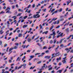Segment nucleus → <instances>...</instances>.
<instances>
[{"label":"nucleus","instance_id":"nucleus-1","mask_svg":"<svg viewBox=\"0 0 73 73\" xmlns=\"http://www.w3.org/2000/svg\"><path fill=\"white\" fill-rule=\"evenodd\" d=\"M60 55H61V54L60 53V52H58L56 54L54 53L52 54V56L51 57V58L52 59V58H53L54 57H56L57 56H59Z\"/></svg>","mask_w":73,"mask_h":73},{"label":"nucleus","instance_id":"nucleus-2","mask_svg":"<svg viewBox=\"0 0 73 73\" xmlns=\"http://www.w3.org/2000/svg\"><path fill=\"white\" fill-rule=\"evenodd\" d=\"M45 65H46V64H43V66L42 67V70H44V69H45L47 68L48 66L46 65L45 66Z\"/></svg>","mask_w":73,"mask_h":73},{"label":"nucleus","instance_id":"nucleus-3","mask_svg":"<svg viewBox=\"0 0 73 73\" xmlns=\"http://www.w3.org/2000/svg\"><path fill=\"white\" fill-rule=\"evenodd\" d=\"M68 12H67L66 13V14H65L64 15V18H65V19H66V18H67V17H68V16H67V15H68Z\"/></svg>","mask_w":73,"mask_h":73},{"label":"nucleus","instance_id":"nucleus-4","mask_svg":"<svg viewBox=\"0 0 73 73\" xmlns=\"http://www.w3.org/2000/svg\"><path fill=\"white\" fill-rule=\"evenodd\" d=\"M45 58H47V59H49L50 58V56H47L44 57Z\"/></svg>","mask_w":73,"mask_h":73},{"label":"nucleus","instance_id":"nucleus-5","mask_svg":"<svg viewBox=\"0 0 73 73\" xmlns=\"http://www.w3.org/2000/svg\"><path fill=\"white\" fill-rule=\"evenodd\" d=\"M64 39H65V38L61 39L59 42V44H61L62 42V41H64Z\"/></svg>","mask_w":73,"mask_h":73},{"label":"nucleus","instance_id":"nucleus-6","mask_svg":"<svg viewBox=\"0 0 73 73\" xmlns=\"http://www.w3.org/2000/svg\"><path fill=\"white\" fill-rule=\"evenodd\" d=\"M48 31H46L42 33V34L43 35H44V33L45 34V35H46L47 34H48Z\"/></svg>","mask_w":73,"mask_h":73},{"label":"nucleus","instance_id":"nucleus-7","mask_svg":"<svg viewBox=\"0 0 73 73\" xmlns=\"http://www.w3.org/2000/svg\"><path fill=\"white\" fill-rule=\"evenodd\" d=\"M69 22H68V23H66L65 25H64V27H65V26H66V25H67V26H68V25H69Z\"/></svg>","mask_w":73,"mask_h":73},{"label":"nucleus","instance_id":"nucleus-8","mask_svg":"<svg viewBox=\"0 0 73 73\" xmlns=\"http://www.w3.org/2000/svg\"><path fill=\"white\" fill-rule=\"evenodd\" d=\"M61 57H59V58H57L56 59V60H57V62H58V61H59V60H61Z\"/></svg>","mask_w":73,"mask_h":73},{"label":"nucleus","instance_id":"nucleus-9","mask_svg":"<svg viewBox=\"0 0 73 73\" xmlns=\"http://www.w3.org/2000/svg\"><path fill=\"white\" fill-rule=\"evenodd\" d=\"M4 32L3 31V30H1L0 31V34H1V35H2V34H3Z\"/></svg>","mask_w":73,"mask_h":73},{"label":"nucleus","instance_id":"nucleus-10","mask_svg":"<svg viewBox=\"0 0 73 73\" xmlns=\"http://www.w3.org/2000/svg\"><path fill=\"white\" fill-rule=\"evenodd\" d=\"M58 10H57L55 11L54 12L52 13V15H53L54 13H57V12H58Z\"/></svg>","mask_w":73,"mask_h":73},{"label":"nucleus","instance_id":"nucleus-11","mask_svg":"<svg viewBox=\"0 0 73 73\" xmlns=\"http://www.w3.org/2000/svg\"><path fill=\"white\" fill-rule=\"evenodd\" d=\"M22 14V13H18V14L17 15L16 17H17L18 16H21V15Z\"/></svg>","mask_w":73,"mask_h":73},{"label":"nucleus","instance_id":"nucleus-12","mask_svg":"<svg viewBox=\"0 0 73 73\" xmlns=\"http://www.w3.org/2000/svg\"><path fill=\"white\" fill-rule=\"evenodd\" d=\"M18 37H22V34H19L18 35Z\"/></svg>","mask_w":73,"mask_h":73},{"label":"nucleus","instance_id":"nucleus-13","mask_svg":"<svg viewBox=\"0 0 73 73\" xmlns=\"http://www.w3.org/2000/svg\"><path fill=\"white\" fill-rule=\"evenodd\" d=\"M27 26H28V25H25L23 26V28H27Z\"/></svg>","mask_w":73,"mask_h":73},{"label":"nucleus","instance_id":"nucleus-14","mask_svg":"<svg viewBox=\"0 0 73 73\" xmlns=\"http://www.w3.org/2000/svg\"><path fill=\"white\" fill-rule=\"evenodd\" d=\"M9 9L10 10V9H11V8L9 7H7V9L5 10V11H8V10H9Z\"/></svg>","mask_w":73,"mask_h":73},{"label":"nucleus","instance_id":"nucleus-15","mask_svg":"<svg viewBox=\"0 0 73 73\" xmlns=\"http://www.w3.org/2000/svg\"><path fill=\"white\" fill-rule=\"evenodd\" d=\"M7 26L8 27H9V25L10 24V23H9V21H7Z\"/></svg>","mask_w":73,"mask_h":73},{"label":"nucleus","instance_id":"nucleus-16","mask_svg":"<svg viewBox=\"0 0 73 73\" xmlns=\"http://www.w3.org/2000/svg\"><path fill=\"white\" fill-rule=\"evenodd\" d=\"M69 28H68L67 29H66L65 30L66 31V32L67 33H68L69 32Z\"/></svg>","mask_w":73,"mask_h":73},{"label":"nucleus","instance_id":"nucleus-17","mask_svg":"<svg viewBox=\"0 0 73 73\" xmlns=\"http://www.w3.org/2000/svg\"><path fill=\"white\" fill-rule=\"evenodd\" d=\"M22 66H27V64L25 63H23V64H22Z\"/></svg>","mask_w":73,"mask_h":73},{"label":"nucleus","instance_id":"nucleus-18","mask_svg":"<svg viewBox=\"0 0 73 73\" xmlns=\"http://www.w3.org/2000/svg\"><path fill=\"white\" fill-rule=\"evenodd\" d=\"M31 40H32L31 38H29L27 39V41L28 42H31Z\"/></svg>","mask_w":73,"mask_h":73},{"label":"nucleus","instance_id":"nucleus-19","mask_svg":"<svg viewBox=\"0 0 73 73\" xmlns=\"http://www.w3.org/2000/svg\"><path fill=\"white\" fill-rule=\"evenodd\" d=\"M13 47H12L11 48H10L9 49V52H10L11 51V50H13Z\"/></svg>","mask_w":73,"mask_h":73},{"label":"nucleus","instance_id":"nucleus-20","mask_svg":"<svg viewBox=\"0 0 73 73\" xmlns=\"http://www.w3.org/2000/svg\"><path fill=\"white\" fill-rule=\"evenodd\" d=\"M62 9L61 8L60 9H59L58 10V12H62Z\"/></svg>","mask_w":73,"mask_h":73},{"label":"nucleus","instance_id":"nucleus-21","mask_svg":"<svg viewBox=\"0 0 73 73\" xmlns=\"http://www.w3.org/2000/svg\"><path fill=\"white\" fill-rule=\"evenodd\" d=\"M25 58H26L25 57V56L22 58V61H24V60H25Z\"/></svg>","mask_w":73,"mask_h":73},{"label":"nucleus","instance_id":"nucleus-22","mask_svg":"<svg viewBox=\"0 0 73 73\" xmlns=\"http://www.w3.org/2000/svg\"><path fill=\"white\" fill-rule=\"evenodd\" d=\"M60 47H62V48H64V46L63 44H61L60 46Z\"/></svg>","mask_w":73,"mask_h":73},{"label":"nucleus","instance_id":"nucleus-23","mask_svg":"<svg viewBox=\"0 0 73 73\" xmlns=\"http://www.w3.org/2000/svg\"><path fill=\"white\" fill-rule=\"evenodd\" d=\"M57 18H54L52 19V21H55V20H57Z\"/></svg>","mask_w":73,"mask_h":73},{"label":"nucleus","instance_id":"nucleus-24","mask_svg":"<svg viewBox=\"0 0 73 73\" xmlns=\"http://www.w3.org/2000/svg\"><path fill=\"white\" fill-rule=\"evenodd\" d=\"M16 17V16H13L12 17V18H14V20H15V19H17V18Z\"/></svg>","mask_w":73,"mask_h":73},{"label":"nucleus","instance_id":"nucleus-25","mask_svg":"<svg viewBox=\"0 0 73 73\" xmlns=\"http://www.w3.org/2000/svg\"><path fill=\"white\" fill-rule=\"evenodd\" d=\"M35 68V66L32 67H31V68H30V69H33Z\"/></svg>","mask_w":73,"mask_h":73},{"label":"nucleus","instance_id":"nucleus-26","mask_svg":"<svg viewBox=\"0 0 73 73\" xmlns=\"http://www.w3.org/2000/svg\"><path fill=\"white\" fill-rule=\"evenodd\" d=\"M18 48V46H14V47H13V49H17Z\"/></svg>","mask_w":73,"mask_h":73},{"label":"nucleus","instance_id":"nucleus-27","mask_svg":"<svg viewBox=\"0 0 73 73\" xmlns=\"http://www.w3.org/2000/svg\"><path fill=\"white\" fill-rule=\"evenodd\" d=\"M22 66H23L22 65L21 66H19L18 68V69H21V68H22Z\"/></svg>","mask_w":73,"mask_h":73},{"label":"nucleus","instance_id":"nucleus-28","mask_svg":"<svg viewBox=\"0 0 73 73\" xmlns=\"http://www.w3.org/2000/svg\"><path fill=\"white\" fill-rule=\"evenodd\" d=\"M2 44H3V42H2V41L1 40H0V45H2Z\"/></svg>","mask_w":73,"mask_h":73},{"label":"nucleus","instance_id":"nucleus-29","mask_svg":"<svg viewBox=\"0 0 73 73\" xmlns=\"http://www.w3.org/2000/svg\"><path fill=\"white\" fill-rule=\"evenodd\" d=\"M41 62H42L41 61H39L37 62V64H41Z\"/></svg>","mask_w":73,"mask_h":73},{"label":"nucleus","instance_id":"nucleus-30","mask_svg":"<svg viewBox=\"0 0 73 73\" xmlns=\"http://www.w3.org/2000/svg\"><path fill=\"white\" fill-rule=\"evenodd\" d=\"M62 62H63V64H65L66 62V60H63L62 61Z\"/></svg>","mask_w":73,"mask_h":73},{"label":"nucleus","instance_id":"nucleus-31","mask_svg":"<svg viewBox=\"0 0 73 73\" xmlns=\"http://www.w3.org/2000/svg\"><path fill=\"white\" fill-rule=\"evenodd\" d=\"M53 27H54V25H52L51 27L50 28V31H51L53 28Z\"/></svg>","mask_w":73,"mask_h":73},{"label":"nucleus","instance_id":"nucleus-32","mask_svg":"<svg viewBox=\"0 0 73 73\" xmlns=\"http://www.w3.org/2000/svg\"><path fill=\"white\" fill-rule=\"evenodd\" d=\"M11 7L13 9H14L15 8V5H12L11 6Z\"/></svg>","mask_w":73,"mask_h":73},{"label":"nucleus","instance_id":"nucleus-33","mask_svg":"<svg viewBox=\"0 0 73 73\" xmlns=\"http://www.w3.org/2000/svg\"><path fill=\"white\" fill-rule=\"evenodd\" d=\"M2 73H5V72H5V69H2Z\"/></svg>","mask_w":73,"mask_h":73},{"label":"nucleus","instance_id":"nucleus-34","mask_svg":"<svg viewBox=\"0 0 73 73\" xmlns=\"http://www.w3.org/2000/svg\"><path fill=\"white\" fill-rule=\"evenodd\" d=\"M36 15H34L33 16V18H35V19H36Z\"/></svg>","mask_w":73,"mask_h":73},{"label":"nucleus","instance_id":"nucleus-35","mask_svg":"<svg viewBox=\"0 0 73 73\" xmlns=\"http://www.w3.org/2000/svg\"><path fill=\"white\" fill-rule=\"evenodd\" d=\"M39 27L41 29H42V25H39Z\"/></svg>","mask_w":73,"mask_h":73},{"label":"nucleus","instance_id":"nucleus-36","mask_svg":"<svg viewBox=\"0 0 73 73\" xmlns=\"http://www.w3.org/2000/svg\"><path fill=\"white\" fill-rule=\"evenodd\" d=\"M52 69H53V68H52V67H51V68H49L48 70H52Z\"/></svg>","mask_w":73,"mask_h":73},{"label":"nucleus","instance_id":"nucleus-37","mask_svg":"<svg viewBox=\"0 0 73 73\" xmlns=\"http://www.w3.org/2000/svg\"><path fill=\"white\" fill-rule=\"evenodd\" d=\"M30 58H33V57H34V56L33 55V56H30Z\"/></svg>","mask_w":73,"mask_h":73},{"label":"nucleus","instance_id":"nucleus-38","mask_svg":"<svg viewBox=\"0 0 73 73\" xmlns=\"http://www.w3.org/2000/svg\"><path fill=\"white\" fill-rule=\"evenodd\" d=\"M33 18V16H31V17H29L27 18L28 19H31Z\"/></svg>","mask_w":73,"mask_h":73},{"label":"nucleus","instance_id":"nucleus-39","mask_svg":"<svg viewBox=\"0 0 73 73\" xmlns=\"http://www.w3.org/2000/svg\"><path fill=\"white\" fill-rule=\"evenodd\" d=\"M63 34H64L63 33H61L60 35L59 36L60 37H62V35H63Z\"/></svg>","mask_w":73,"mask_h":73},{"label":"nucleus","instance_id":"nucleus-40","mask_svg":"<svg viewBox=\"0 0 73 73\" xmlns=\"http://www.w3.org/2000/svg\"><path fill=\"white\" fill-rule=\"evenodd\" d=\"M27 17H28V16H25L23 18V19H27Z\"/></svg>","mask_w":73,"mask_h":73},{"label":"nucleus","instance_id":"nucleus-41","mask_svg":"<svg viewBox=\"0 0 73 73\" xmlns=\"http://www.w3.org/2000/svg\"><path fill=\"white\" fill-rule=\"evenodd\" d=\"M60 23V21L58 20L57 21V22H56V24H58Z\"/></svg>","mask_w":73,"mask_h":73},{"label":"nucleus","instance_id":"nucleus-42","mask_svg":"<svg viewBox=\"0 0 73 73\" xmlns=\"http://www.w3.org/2000/svg\"><path fill=\"white\" fill-rule=\"evenodd\" d=\"M24 45H23L22 46V47H23V49H25V48L26 47V46L25 45L24 46Z\"/></svg>","mask_w":73,"mask_h":73},{"label":"nucleus","instance_id":"nucleus-43","mask_svg":"<svg viewBox=\"0 0 73 73\" xmlns=\"http://www.w3.org/2000/svg\"><path fill=\"white\" fill-rule=\"evenodd\" d=\"M37 45H38L39 46H41V44H40L39 43H37Z\"/></svg>","mask_w":73,"mask_h":73},{"label":"nucleus","instance_id":"nucleus-44","mask_svg":"<svg viewBox=\"0 0 73 73\" xmlns=\"http://www.w3.org/2000/svg\"><path fill=\"white\" fill-rule=\"evenodd\" d=\"M64 19L63 18H62L60 20V21H64Z\"/></svg>","mask_w":73,"mask_h":73},{"label":"nucleus","instance_id":"nucleus-45","mask_svg":"<svg viewBox=\"0 0 73 73\" xmlns=\"http://www.w3.org/2000/svg\"><path fill=\"white\" fill-rule=\"evenodd\" d=\"M9 30L7 31H6V34H7V33H8V34H9Z\"/></svg>","mask_w":73,"mask_h":73},{"label":"nucleus","instance_id":"nucleus-46","mask_svg":"<svg viewBox=\"0 0 73 73\" xmlns=\"http://www.w3.org/2000/svg\"><path fill=\"white\" fill-rule=\"evenodd\" d=\"M49 52V50H47L45 52V53H48Z\"/></svg>","mask_w":73,"mask_h":73},{"label":"nucleus","instance_id":"nucleus-47","mask_svg":"<svg viewBox=\"0 0 73 73\" xmlns=\"http://www.w3.org/2000/svg\"><path fill=\"white\" fill-rule=\"evenodd\" d=\"M70 7H73V2L70 5Z\"/></svg>","mask_w":73,"mask_h":73},{"label":"nucleus","instance_id":"nucleus-48","mask_svg":"<svg viewBox=\"0 0 73 73\" xmlns=\"http://www.w3.org/2000/svg\"><path fill=\"white\" fill-rule=\"evenodd\" d=\"M5 13V12H3V11H2L0 13V14L1 15V14H2V13Z\"/></svg>","mask_w":73,"mask_h":73},{"label":"nucleus","instance_id":"nucleus-49","mask_svg":"<svg viewBox=\"0 0 73 73\" xmlns=\"http://www.w3.org/2000/svg\"><path fill=\"white\" fill-rule=\"evenodd\" d=\"M52 33L54 36L56 35V33H55V31H54Z\"/></svg>","mask_w":73,"mask_h":73},{"label":"nucleus","instance_id":"nucleus-50","mask_svg":"<svg viewBox=\"0 0 73 73\" xmlns=\"http://www.w3.org/2000/svg\"><path fill=\"white\" fill-rule=\"evenodd\" d=\"M68 21V20L67 19L65 20V21L63 22V24H65V23H66V21Z\"/></svg>","mask_w":73,"mask_h":73},{"label":"nucleus","instance_id":"nucleus-51","mask_svg":"<svg viewBox=\"0 0 73 73\" xmlns=\"http://www.w3.org/2000/svg\"><path fill=\"white\" fill-rule=\"evenodd\" d=\"M19 58H20V57H18L17 59V60H16L17 61H18V60H19Z\"/></svg>","mask_w":73,"mask_h":73},{"label":"nucleus","instance_id":"nucleus-52","mask_svg":"<svg viewBox=\"0 0 73 73\" xmlns=\"http://www.w3.org/2000/svg\"><path fill=\"white\" fill-rule=\"evenodd\" d=\"M15 70H18L19 69H18V68H17V66H16L15 67Z\"/></svg>","mask_w":73,"mask_h":73},{"label":"nucleus","instance_id":"nucleus-53","mask_svg":"<svg viewBox=\"0 0 73 73\" xmlns=\"http://www.w3.org/2000/svg\"><path fill=\"white\" fill-rule=\"evenodd\" d=\"M56 39H55L54 40V44H56Z\"/></svg>","mask_w":73,"mask_h":73},{"label":"nucleus","instance_id":"nucleus-54","mask_svg":"<svg viewBox=\"0 0 73 73\" xmlns=\"http://www.w3.org/2000/svg\"><path fill=\"white\" fill-rule=\"evenodd\" d=\"M60 27V26L59 25L57 27H56V29H58V28H59Z\"/></svg>","mask_w":73,"mask_h":73},{"label":"nucleus","instance_id":"nucleus-55","mask_svg":"<svg viewBox=\"0 0 73 73\" xmlns=\"http://www.w3.org/2000/svg\"><path fill=\"white\" fill-rule=\"evenodd\" d=\"M38 38H39V36H38L36 38L34 39V40H37V39H38Z\"/></svg>","mask_w":73,"mask_h":73},{"label":"nucleus","instance_id":"nucleus-56","mask_svg":"<svg viewBox=\"0 0 73 73\" xmlns=\"http://www.w3.org/2000/svg\"><path fill=\"white\" fill-rule=\"evenodd\" d=\"M42 71L41 70V71H38V73H42Z\"/></svg>","mask_w":73,"mask_h":73},{"label":"nucleus","instance_id":"nucleus-57","mask_svg":"<svg viewBox=\"0 0 73 73\" xmlns=\"http://www.w3.org/2000/svg\"><path fill=\"white\" fill-rule=\"evenodd\" d=\"M47 48V47H46V46H44V47L43 48V49H46Z\"/></svg>","mask_w":73,"mask_h":73},{"label":"nucleus","instance_id":"nucleus-58","mask_svg":"<svg viewBox=\"0 0 73 73\" xmlns=\"http://www.w3.org/2000/svg\"><path fill=\"white\" fill-rule=\"evenodd\" d=\"M54 11H55V9H54L52 10H51V13H52V12H53Z\"/></svg>","mask_w":73,"mask_h":73},{"label":"nucleus","instance_id":"nucleus-59","mask_svg":"<svg viewBox=\"0 0 73 73\" xmlns=\"http://www.w3.org/2000/svg\"><path fill=\"white\" fill-rule=\"evenodd\" d=\"M32 6L33 7V8H35V4H34L33 5H32Z\"/></svg>","mask_w":73,"mask_h":73},{"label":"nucleus","instance_id":"nucleus-60","mask_svg":"<svg viewBox=\"0 0 73 73\" xmlns=\"http://www.w3.org/2000/svg\"><path fill=\"white\" fill-rule=\"evenodd\" d=\"M46 9H42V10L43 11V12H45V11H46Z\"/></svg>","mask_w":73,"mask_h":73},{"label":"nucleus","instance_id":"nucleus-61","mask_svg":"<svg viewBox=\"0 0 73 73\" xmlns=\"http://www.w3.org/2000/svg\"><path fill=\"white\" fill-rule=\"evenodd\" d=\"M29 65H30V66H31L32 65V63H31V62H29L28 64Z\"/></svg>","mask_w":73,"mask_h":73},{"label":"nucleus","instance_id":"nucleus-62","mask_svg":"<svg viewBox=\"0 0 73 73\" xmlns=\"http://www.w3.org/2000/svg\"><path fill=\"white\" fill-rule=\"evenodd\" d=\"M53 24H57V23H56V21H55V22H54L53 23Z\"/></svg>","mask_w":73,"mask_h":73},{"label":"nucleus","instance_id":"nucleus-63","mask_svg":"<svg viewBox=\"0 0 73 73\" xmlns=\"http://www.w3.org/2000/svg\"><path fill=\"white\" fill-rule=\"evenodd\" d=\"M9 62L10 63H11V62H12V60H9Z\"/></svg>","mask_w":73,"mask_h":73},{"label":"nucleus","instance_id":"nucleus-64","mask_svg":"<svg viewBox=\"0 0 73 73\" xmlns=\"http://www.w3.org/2000/svg\"><path fill=\"white\" fill-rule=\"evenodd\" d=\"M73 66V63L71 64V67H72Z\"/></svg>","mask_w":73,"mask_h":73}]
</instances>
